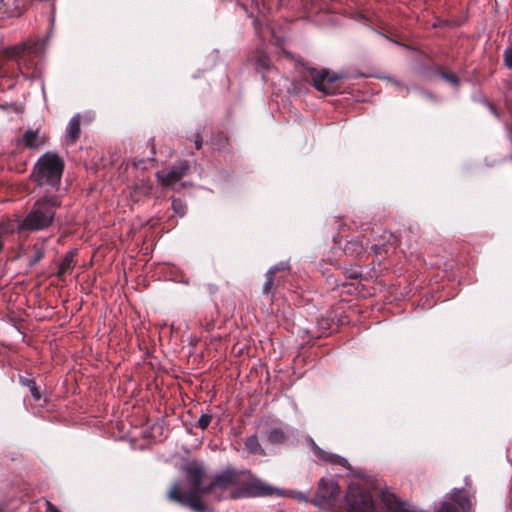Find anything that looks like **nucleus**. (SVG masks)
<instances>
[{
    "label": "nucleus",
    "instance_id": "nucleus-1",
    "mask_svg": "<svg viewBox=\"0 0 512 512\" xmlns=\"http://www.w3.org/2000/svg\"><path fill=\"white\" fill-rule=\"evenodd\" d=\"M275 489L248 469L227 466L216 472L205 485L204 492L213 500L242 499L271 496Z\"/></svg>",
    "mask_w": 512,
    "mask_h": 512
},
{
    "label": "nucleus",
    "instance_id": "nucleus-2",
    "mask_svg": "<svg viewBox=\"0 0 512 512\" xmlns=\"http://www.w3.org/2000/svg\"><path fill=\"white\" fill-rule=\"evenodd\" d=\"M185 474L190 485L189 491L183 493L180 484L174 483L168 492V498L171 501L188 506L195 512H206L207 506L202 497L207 493L204 492L205 486L201 485L205 476V469L201 465L191 463L185 467Z\"/></svg>",
    "mask_w": 512,
    "mask_h": 512
},
{
    "label": "nucleus",
    "instance_id": "nucleus-3",
    "mask_svg": "<svg viewBox=\"0 0 512 512\" xmlns=\"http://www.w3.org/2000/svg\"><path fill=\"white\" fill-rule=\"evenodd\" d=\"M63 167V162L56 153L47 152L37 161L34 176L39 185L47 184L52 188H58Z\"/></svg>",
    "mask_w": 512,
    "mask_h": 512
},
{
    "label": "nucleus",
    "instance_id": "nucleus-4",
    "mask_svg": "<svg viewBox=\"0 0 512 512\" xmlns=\"http://www.w3.org/2000/svg\"><path fill=\"white\" fill-rule=\"evenodd\" d=\"M54 217L52 206L46 203H37L26 218L18 223V229L41 230L48 227Z\"/></svg>",
    "mask_w": 512,
    "mask_h": 512
},
{
    "label": "nucleus",
    "instance_id": "nucleus-5",
    "mask_svg": "<svg viewBox=\"0 0 512 512\" xmlns=\"http://www.w3.org/2000/svg\"><path fill=\"white\" fill-rule=\"evenodd\" d=\"M47 40L38 39L35 42H24L10 49V56L14 57L17 60V64L23 72V67L30 69L32 68V63L30 61L31 56H38L45 52L46 50V42Z\"/></svg>",
    "mask_w": 512,
    "mask_h": 512
},
{
    "label": "nucleus",
    "instance_id": "nucleus-6",
    "mask_svg": "<svg viewBox=\"0 0 512 512\" xmlns=\"http://www.w3.org/2000/svg\"><path fill=\"white\" fill-rule=\"evenodd\" d=\"M189 167L184 161H179L169 168H164L157 172L158 182L166 189L176 188L177 183L181 182Z\"/></svg>",
    "mask_w": 512,
    "mask_h": 512
},
{
    "label": "nucleus",
    "instance_id": "nucleus-7",
    "mask_svg": "<svg viewBox=\"0 0 512 512\" xmlns=\"http://www.w3.org/2000/svg\"><path fill=\"white\" fill-rule=\"evenodd\" d=\"M312 82L314 87L325 94H335L338 90L336 82L340 77L336 74L330 75L327 71L316 72L312 70Z\"/></svg>",
    "mask_w": 512,
    "mask_h": 512
},
{
    "label": "nucleus",
    "instance_id": "nucleus-8",
    "mask_svg": "<svg viewBox=\"0 0 512 512\" xmlns=\"http://www.w3.org/2000/svg\"><path fill=\"white\" fill-rule=\"evenodd\" d=\"M350 512H373L374 503L370 494L351 491L347 495Z\"/></svg>",
    "mask_w": 512,
    "mask_h": 512
},
{
    "label": "nucleus",
    "instance_id": "nucleus-9",
    "mask_svg": "<svg viewBox=\"0 0 512 512\" xmlns=\"http://www.w3.org/2000/svg\"><path fill=\"white\" fill-rule=\"evenodd\" d=\"M339 493V486L333 480L322 478L318 483L316 497L320 501H327L335 498Z\"/></svg>",
    "mask_w": 512,
    "mask_h": 512
},
{
    "label": "nucleus",
    "instance_id": "nucleus-10",
    "mask_svg": "<svg viewBox=\"0 0 512 512\" xmlns=\"http://www.w3.org/2000/svg\"><path fill=\"white\" fill-rule=\"evenodd\" d=\"M45 142V136L38 129H29L23 134L20 144L29 149H40L46 144Z\"/></svg>",
    "mask_w": 512,
    "mask_h": 512
},
{
    "label": "nucleus",
    "instance_id": "nucleus-11",
    "mask_svg": "<svg viewBox=\"0 0 512 512\" xmlns=\"http://www.w3.org/2000/svg\"><path fill=\"white\" fill-rule=\"evenodd\" d=\"M312 450L315 454V456L326 462L330 463L332 465H338L347 468L349 466L348 461L346 458L341 457L339 455L327 452L323 449H321L319 446H317L315 443H313Z\"/></svg>",
    "mask_w": 512,
    "mask_h": 512
},
{
    "label": "nucleus",
    "instance_id": "nucleus-12",
    "mask_svg": "<svg viewBox=\"0 0 512 512\" xmlns=\"http://www.w3.org/2000/svg\"><path fill=\"white\" fill-rule=\"evenodd\" d=\"M80 136V114L74 115L65 130V143L74 144Z\"/></svg>",
    "mask_w": 512,
    "mask_h": 512
},
{
    "label": "nucleus",
    "instance_id": "nucleus-13",
    "mask_svg": "<svg viewBox=\"0 0 512 512\" xmlns=\"http://www.w3.org/2000/svg\"><path fill=\"white\" fill-rule=\"evenodd\" d=\"M278 272H282L283 275L278 277L277 278V283L276 285H279L280 284V278L282 277H285V276H288L289 275V272L286 270L285 267H278V266H275L273 268H271L268 273L266 274V281L263 285V292L264 293H270L273 289V286L275 284V276Z\"/></svg>",
    "mask_w": 512,
    "mask_h": 512
},
{
    "label": "nucleus",
    "instance_id": "nucleus-14",
    "mask_svg": "<svg viewBox=\"0 0 512 512\" xmlns=\"http://www.w3.org/2000/svg\"><path fill=\"white\" fill-rule=\"evenodd\" d=\"M267 440L273 445L284 444L288 439V434L283 427H273L267 431Z\"/></svg>",
    "mask_w": 512,
    "mask_h": 512
},
{
    "label": "nucleus",
    "instance_id": "nucleus-15",
    "mask_svg": "<svg viewBox=\"0 0 512 512\" xmlns=\"http://www.w3.org/2000/svg\"><path fill=\"white\" fill-rule=\"evenodd\" d=\"M4 7V13L10 17L18 16L21 14L24 7V0H0Z\"/></svg>",
    "mask_w": 512,
    "mask_h": 512
},
{
    "label": "nucleus",
    "instance_id": "nucleus-16",
    "mask_svg": "<svg viewBox=\"0 0 512 512\" xmlns=\"http://www.w3.org/2000/svg\"><path fill=\"white\" fill-rule=\"evenodd\" d=\"M244 446L250 454L266 456V451L260 444L259 438L256 434L247 437L244 441Z\"/></svg>",
    "mask_w": 512,
    "mask_h": 512
},
{
    "label": "nucleus",
    "instance_id": "nucleus-17",
    "mask_svg": "<svg viewBox=\"0 0 512 512\" xmlns=\"http://www.w3.org/2000/svg\"><path fill=\"white\" fill-rule=\"evenodd\" d=\"M255 65L256 68L262 72L268 71L272 67L271 60L261 48L257 49L255 52Z\"/></svg>",
    "mask_w": 512,
    "mask_h": 512
},
{
    "label": "nucleus",
    "instance_id": "nucleus-18",
    "mask_svg": "<svg viewBox=\"0 0 512 512\" xmlns=\"http://www.w3.org/2000/svg\"><path fill=\"white\" fill-rule=\"evenodd\" d=\"M365 246L357 240L347 241L344 247V252L352 257H360L365 253Z\"/></svg>",
    "mask_w": 512,
    "mask_h": 512
},
{
    "label": "nucleus",
    "instance_id": "nucleus-19",
    "mask_svg": "<svg viewBox=\"0 0 512 512\" xmlns=\"http://www.w3.org/2000/svg\"><path fill=\"white\" fill-rule=\"evenodd\" d=\"M74 268V259L72 253H67L59 265L57 272L58 277H63L65 274L71 272Z\"/></svg>",
    "mask_w": 512,
    "mask_h": 512
},
{
    "label": "nucleus",
    "instance_id": "nucleus-20",
    "mask_svg": "<svg viewBox=\"0 0 512 512\" xmlns=\"http://www.w3.org/2000/svg\"><path fill=\"white\" fill-rule=\"evenodd\" d=\"M228 144V139L226 138V136L222 133H219L217 134L214 138H213V146H214V149L218 150V151H225L226 149V145Z\"/></svg>",
    "mask_w": 512,
    "mask_h": 512
},
{
    "label": "nucleus",
    "instance_id": "nucleus-21",
    "mask_svg": "<svg viewBox=\"0 0 512 512\" xmlns=\"http://www.w3.org/2000/svg\"><path fill=\"white\" fill-rule=\"evenodd\" d=\"M172 207L175 213L178 214L179 216H183L186 213V204L182 202L180 199L173 198Z\"/></svg>",
    "mask_w": 512,
    "mask_h": 512
},
{
    "label": "nucleus",
    "instance_id": "nucleus-22",
    "mask_svg": "<svg viewBox=\"0 0 512 512\" xmlns=\"http://www.w3.org/2000/svg\"><path fill=\"white\" fill-rule=\"evenodd\" d=\"M212 415L211 414H202L198 420L197 426L202 430H205L211 423Z\"/></svg>",
    "mask_w": 512,
    "mask_h": 512
},
{
    "label": "nucleus",
    "instance_id": "nucleus-23",
    "mask_svg": "<svg viewBox=\"0 0 512 512\" xmlns=\"http://www.w3.org/2000/svg\"><path fill=\"white\" fill-rule=\"evenodd\" d=\"M440 76L447 82H449L450 84H452L453 86L457 87L458 84H459V80L458 78L456 77V75L452 74V73H447V72H440Z\"/></svg>",
    "mask_w": 512,
    "mask_h": 512
},
{
    "label": "nucleus",
    "instance_id": "nucleus-24",
    "mask_svg": "<svg viewBox=\"0 0 512 512\" xmlns=\"http://www.w3.org/2000/svg\"><path fill=\"white\" fill-rule=\"evenodd\" d=\"M503 57L505 66L512 69V46L504 50Z\"/></svg>",
    "mask_w": 512,
    "mask_h": 512
},
{
    "label": "nucleus",
    "instance_id": "nucleus-25",
    "mask_svg": "<svg viewBox=\"0 0 512 512\" xmlns=\"http://www.w3.org/2000/svg\"><path fill=\"white\" fill-rule=\"evenodd\" d=\"M35 255L30 260V265H35L37 262H39L44 257V250L40 247L35 246Z\"/></svg>",
    "mask_w": 512,
    "mask_h": 512
},
{
    "label": "nucleus",
    "instance_id": "nucleus-26",
    "mask_svg": "<svg viewBox=\"0 0 512 512\" xmlns=\"http://www.w3.org/2000/svg\"><path fill=\"white\" fill-rule=\"evenodd\" d=\"M29 387H30V391H31L33 398L36 401L40 400L41 394H40V391L38 390V388L36 387V384L34 381H30Z\"/></svg>",
    "mask_w": 512,
    "mask_h": 512
},
{
    "label": "nucleus",
    "instance_id": "nucleus-27",
    "mask_svg": "<svg viewBox=\"0 0 512 512\" xmlns=\"http://www.w3.org/2000/svg\"><path fill=\"white\" fill-rule=\"evenodd\" d=\"M437 512H459V510L449 503H443Z\"/></svg>",
    "mask_w": 512,
    "mask_h": 512
},
{
    "label": "nucleus",
    "instance_id": "nucleus-28",
    "mask_svg": "<svg viewBox=\"0 0 512 512\" xmlns=\"http://www.w3.org/2000/svg\"><path fill=\"white\" fill-rule=\"evenodd\" d=\"M46 512H61L56 506H54L50 501L46 500Z\"/></svg>",
    "mask_w": 512,
    "mask_h": 512
},
{
    "label": "nucleus",
    "instance_id": "nucleus-29",
    "mask_svg": "<svg viewBox=\"0 0 512 512\" xmlns=\"http://www.w3.org/2000/svg\"><path fill=\"white\" fill-rule=\"evenodd\" d=\"M468 504H469V501H468V499H466V498H465V499H463V500H461V501H459V505L461 506V508H462L464 511H465V509H466V505H468Z\"/></svg>",
    "mask_w": 512,
    "mask_h": 512
},
{
    "label": "nucleus",
    "instance_id": "nucleus-30",
    "mask_svg": "<svg viewBox=\"0 0 512 512\" xmlns=\"http://www.w3.org/2000/svg\"><path fill=\"white\" fill-rule=\"evenodd\" d=\"M194 142L196 149H200L202 146V140L199 137H197Z\"/></svg>",
    "mask_w": 512,
    "mask_h": 512
},
{
    "label": "nucleus",
    "instance_id": "nucleus-31",
    "mask_svg": "<svg viewBox=\"0 0 512 512\" xmlns=\"http://www.w3.org/2000/svg\"><path fill=\"white\" fill-rule=\"evenodd\" d=\"M487 106H488V108L490 109V111H491V112H492L496 117H498V116H499V115H498V113H497V111L495 110V108H494L490 103H487Z\"/></svg>",
    "mask_w": 512,
    "mask_h": 512
},
{
    "label": "nucleus",
    "instance_id": "nucleus-32",
    "mask_svg": "<svg viewBox=\"0 0 512 512\" xmlns=\"http://www.w3.org/2000/svg\"><path fill=\"white\" fill-rule=\"evenodd\" d=\"M359 275H360V272H358V271H354V272L350 275V277H351V278H357Z\"/></svg>",
    "mask_w": 512,
    "mask_h": 512
},
{
    "label": "nucleus",
    "instance_id": "nucleus-33",
    "mask_svg": "<svg viewBox=\"0 0 512 512\" xmlns=\"http://www.w3.org/2000/svg\"><path fill=\"white\" fill-rule=\"evenodd\" d=\"M254 26H255L256 31H258L259 28H258V21L257 20H254Z\"/></svg>",
    "mask_w": 512,
    "mask_h": 512
},
{
    "label": "nucleus",
    "instance_id": "nucleus-34",
    "mask_svg": "<svg viewBox=\"0 0 512 512\" xmlns=\"http://www.w3.org/2000/svg\"><path fill=\"white\" fill-rule=\"evenodd\" d=\"M423 95L427 98H432L431 94L427 93V92H424Z\"/></svg>",
    "mask_w": 512,
    "mask_h": 512
},
{
    "label": "nucleus",
    "instance_id": "nucleus-35",
    "mask_svg": "<svg viewBox=\"0 0 512 512\" xmlns=\"http://www.w3.org/2000/svg\"><path fill=\"white\" fill-rule=\"evenodd\" d=\"M0 512H4V509L0 506Z\"/></svg>",
    "mask_w": 512,
    "mask_h": 512
}]
</instances>
